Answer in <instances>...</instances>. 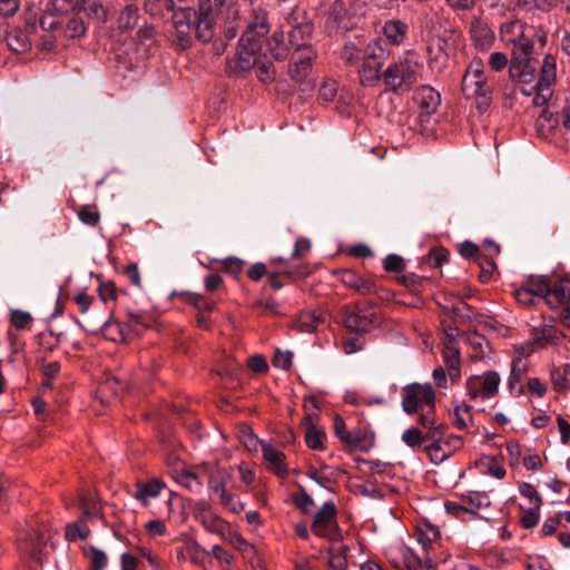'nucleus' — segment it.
Returning <instances> with one entry per match:
<instances>
[{
    "instance_id": "27",
    "label": "nucleus",
    "mask_w": 570,
    "mask_h": 570,
    "mask_svg": "<svg viewBox=\"0 0 570 570\" xmlns=\"http://www.w3.org/2000/svg\"><path fill=\"white\" fill-rule=\"evenodd\" d=\"M312 26L308 23H301L292 28L288 32V43L294 50H299L301 47H312L308 45V39L312 35Z\"/></svg>"
},
{
    "instance_id": "15",
    "label": "nucleus",
    "mask_w": 570,
    "mask_h": 570,
    "mask_svg": "<svg viewBox=\"0 0 570 570\" xmlns=\"http://www.w3.org/2000/svg\"><path fill=\"white\" fill-rule=\"evenodd\" d=\"M500 384L497 372L489 371L482 375L471 376L466 382L468 393L472 399L487 400L494 396Z\"/></svg>"
},
{
    "instance_id": "61",
    "label": "nucleus",
    "mask_w": 570,
    "mask_h": 570,
    "mask_svg": "<svg viewBox=\"0 0 570 570\" xmlns=\"http://www.w3.org/2000/svg\"><path fill=\"white\" fill-rule=\"evenodd\" d=\"M20 8V0H0V16L13 17Z\"/></svg>"
},
{
    "instance_id": "42",
    "label": "nucleus",
    "mask_w": 570,
    "mask_h": 570,
    "mask_svg": "<svg viewBox=\"0 0 570 570\" xmlns=\"http://www.w3.org/2000/svg\"><path fill=\"white\" fill-rule=\"evenodd\" d=\"M176 481L191 492H199L203 489V483L199 478L189 471H181L176 474Z\"/></svg>"
},
{
    "instance_id": "3",
    "label": "nucleus",
    "mask_w": 570,
    "mask_h": 570,
    "mask_svg": "<svg viewBox=\"0 0 570 570\" xmlns=\"http://www.w3.org/2000/svg\"><path fill=\"white\" fill-rule=\"evenodd\" d=\"M422 70V63L413 53L407 52L387 66L382 72V80L387 91L403 95L417 83Z\"/></svg>"
},
{
    "instance_id": "10",
    "label": "nucleus",
    "mask_w": 570,
    "mask_h": 570,
    "mask_svg": "<svg viewBox=\"0 0 570 570\" xmlns=\"http://www.w3.org/2000/svg\"><path fill=\"white\" fill-rule=\"evenodd\" d=\"M196 18L197 11L191 8H178L173 14V41L181 50L191 46Z\"/></svg>"
},
{
    "instance_id": "13",
    "label": "nucleus",
    "mask_w": 570,
    "mask_h": 570,
    "mask_svg": "<svg viewBox=\"0 0 570 570\" xmlns=\"http://www.w3.org/2000/svg\"><path fill=\"white\" fill-rule=\"evenodd\" d=\"M317 57L313 47H301L291 55L288 75L296 83H303L312 71L313 63Z\"/></svg>"
},
{
    "instance_id": "12",
    "label": "nucleus",
    "mask_w": 570,
    "mask_h": 570,
    "mask_svg": "<svg viewBox=\"0 0 570 570\" xmlns=\"http://www.w3.org/2000/svg\"><path fill=\"white\" fill-rule=\"evenodd\" d=\"M314 534L331 541L342 539L336 521V507L332 501L325 502L314 515L311 527Z\"/></svg>"
},
{
    "instance_id": "54",
    "label": "nucleus",
    "mask_w": 570,
    "mask_h": 570,
    "mask_svg": "<svg viewBox=\"0 0 570 570\" xmlns=\"http://www.w3.org/2000/svg\"><path fill=\"white\" fill-rule=\"evenodd\" d=\"M10 322L16 328L24 330L32 322V316L28 312L14 309L11 312Z\"/></svg>"
},
{
    "instance_id": "48",
    "label": "nucleus",
    "mask_w": 570,
    "mask_h": 570,
    "mask_svg": "<svg viewBox=\"0 0 570 570\" xmlns=\"http://www.w3.org/2000/svg\"><path fill=\"white\" fill-rule=\"evenodd\" d=\"M79 505L82 510L85 518H92L99 514L98 503L92 499L85 494H80L79 497Z\"/></svg>"
},
{
    "instance_id": "19",
    "label": "nucleus",
    "mask_w": 570,
    "mask_h": 570,
    "mask_svg": "<svg viewBox=\"0 0 570 570\" xmlns=\"http://www.w3.org/2000/svg\"><path fill=\"white\" fill-rule=\"evenodd\" d=\"M543 282L539 276H531L514 292V297L523 306H532L542 301Z\"/></svg>"
},
{
    "instance_id": "34",
    "label": "nucleus",
    "mask_w": 570,
    "mask_h": 570,
    "mask_svg": "<svg viewBox=\"0 0 570 570\" xmlns=\"http://www.w3.org/2000/svg\"><path fill=\"white\" fill-rule=\"evenodd\" d=\"M230 479V474L224 469H216L209 475L208 489L216 495L224 494L227 491V482Z\"/></svg>"
},
{
    "instance_id": "62",
    "label": "nucleus",
    "mask_w": 570,
    "mask_h": 570,
    "mask_svg": "<svg viewBox=\"0 0 570 570\" xmlns=\"http://www.w3.org/2000/svg\"><path fill=\"white\" fill-rule=\"evenodd\" d=\"M247 365L255 373H266L268 371V364L265 357L258 354L248 357Z\"/></svg>"
},
{
    "instance_id": "8",
    "label": "nucleus",
    "mask_w": 570,
    "mask_h": 570,
    "mask_svg": "<svg viewBox=\"0 0 570 570\" xmlns=\"http://www.w3.org/2000/svg\"><path fill=\"white\" fill-rule=\"evenodd\" d=\"M460 35L455 31L444 32L432 39L428 47L429 65L432 70L443 72L449 65L450 57L455 53Z\"/></svg>"
},
{
    "instance_id": "50",
    "label": "nucleus",
    "mask_w": 570,
    "mask_h": 570,
    "mask_svg": "<svg viewBox=\"0 0 570 570\" xmlns=\"http://www.w3.org/2000/svg\"><path fill=\"white\" fill-rule=\"evenodd\" d=\"M256 65H257V69H256L257 77L262 82L269 83V82L274 81L276 72H275V68L272 62L258 63V60H257L254 66H256Z\"/></svg>"
},
{
    "instance_id": "23",
    "label": "nucleus",
    "mask_w": 570,
    "mask_h": 570,
    "mask_svg": "<svg viewBox=\"0 0 570 570\" xmlns=\"http://www.w3.org/2000/svg\"><path fill=\"white\" fill-rule=\"evenodd\" d=\"M164 488L165 483L157 478L147 482L138 481L136 483L134 498L138 500L142 505H148L150 499L158 497Z\"/></svg>"
},
{
    "instance_id": "41",
    "label": "nucleus",
    "mask_w": 570,
    "mask_h": 570,
    "mask_svg": "<svg viewBox=\"0 0 570 570\" xmlns=\"http://www.w3.org/2000/svg\"><path fill=\"white\" fill-rule=\"evenodd\" d=\"M90 533L89 527L86 524L83 518H80L73 523L66 527V539L68 541H76L77 539H86Z\"/></svg>"
},
{
    "instance_id": "64",
    "label": "nucleus",
    "mask_w": 570,
    "mask_h": 570,
    "mask_svg": "<svg viewBox=\"0 0 570 570\" xmlns=\"http://www.w3.org/2000/svg\"><path fill=\"white\" fill-rule=\"evenodd\" d=\"M360 49L352 42L346 43L341 52L342 59L352 65L360 58Z\"/></svg>"
},
{
    "instance_id": "38",
    "label": "nucleus",
    "mask_w": 570,
    "mask_h": 570,
    "mask_svg": "<svg viewBox=\"0 0 570 570\" xmlns=\"http://www.w3.org/2000/svg\"><path fill=\"white\" fill-rule=\"evenodd\" d=\"M199 522L206 530L220 535L223 539L226 538V533L230 529L228 523L214 513L200 519Z\"/></svg>"
},
{
    "instance_id": "46",
    "label": "nucleus",
    "mask_w": 570,
    "mask_h": 570,
    "mask_svg": "<svg viewBox=\"0 0 570 570\" xmlns=\"http://www.w3.org/2000/svg\"><path fill=\"white\" fill-rule=\"evenodd\" d=\"M78 218L88 226H96L100 220V214L89 205H83L78 210Z\"/></svg>"
},
{
    "instance_id": "51",
    "label": "nucleus",
    "mask_w": 570,
    "mask_h": 570,
    "mask_svg": "<svg viewBox=\"0 0 570 570\" xmlns=\"http://www.w3.org/2000/svg\"><path fill=\"white\" fill-rule=\"evenodd\" d=\"M337 88L338 85L335 80H325L320 88L318 97L325 102L333 101L336 97Z\"/></svg>"
},
{
    "instance_id": "37",
    "label": "nucleus",
    "mask_w": 570,
    "mask_h": 570,
    "mask_svg": "<svg viewBox=\"0 0 570 570\" xmlns=\"http://www.w3.org/2000/svg\"><path fill=\"white\" fill-rule=\"evenodd\" d=\"M126 325H122L117 321L108 320L102 323L101 331L107 340L112 342H124L126 340Z\"/></svg>"
},
{
    "instance_id": "44",
    "label": "nucleus",
    "mask_w": 570,
    "mask_h": 570,
    "mask_svg": "<svg viewBox=\"0 0 570 570\" xmlns=\"http://www.w3.org/2000/svg\"><path fill=\"white\" fill-rule=\"evenodd\" d=\"M402 441L410 448L415 449L424 444L423 432L417 428L405 430L401 436Z\"/></svg>"
},
{
    "instance_id": "2",
    "label": "nucleus",
    "mask_w": 570,
    "mask_h": 570,
    "mask_svg": "<svg viewBox=\"0 0 570 570\" xmlns=\"http://www.w3.org/2000/svg\"><path fill=\"white\" fill-rule=\"evenodd\" d=\"M228 18L233 21H244L245 31L239 39L236 57L238 67L242 70H249L257 61L262 39L269 32L268 13L262 3L244 10L235 3L228 8Z\"/></svg>"
},
{
    "instance_id": "17",
    "label": "nucleus",
    "mask_w": 570,
    "mask_h": 570,
    "mask_svg": "<svg viewBox=\"0 0 570 570\" xmlns=\"http://www.w3.org/2000/svg\"><path fill=\"white\" fill-rule=\"evenodd\" d=\"M420 108V120L428 121L441 104V96L430 86L420 87L414 97Z\"/></svg>"
},
{
    "instance_id": "49",
    "label": "nucleus",
    "mask_w": 570,
    "mask_h": 570,
    "mask_svg": "<svg viewBox=\"0 0 570 570\" xmlns=\"http://www.w3.org/2000/svg\"><path fill=\"white\" fill-rule=\"evenodd\" d=\"M219 503L227 509L228 511L233 513H239L244 510V504L239 502L235 495L232 493L225 491L224 494H220L219 497Z\"/></svg>"
},
{
    "instance_id": "56",
    "label": "nucleus",
    "mask_w": 570,
    "mask_h": 570,
    "mask_svg": "<svg viewBox=\"0 0 570 570\" xmlns=\"http://www.w3.org/2000/svg\"><path fill=\"white\" fill-rule=\"evenodd\" d=\"M91 570H102L107 564V556L104 551L91 547L89 550Z\"/></svg>"
},
{
    "instance_id": "7",
    "label": "nucleus",
    "mask_w": 570,
    "mask_h": 570,
    "mask_svg": "<svg viewBox=\"0 0 570 570\" xmlns=\"http://www.w3.org/2000/svg\"><path fill=\"white\" fill-rule=\"evenodd\" d=\"M343 323L352 332H367L380 323V313L371 302L355 303L343 307Z\"/></svg>"
},
{
    "instance_id": "9",
    "label": "nucleus",
    "mask_w": 570,
    "mask_h": 570,
    "mask_svg": "<svg viewBox=\"0 0 570 570\" xmlns=\"http://www.w3.org/2000/svg\"><path fill=\"white\" fill-rule=\"evenodd\" d=\"M386 59L385 50L377 46H368L363 56V63L360 69L361 83L364 86H375L382 79L381 69Z\"/></svg>"
},
{
    "instance_id": "21",
    "label": "nucleus",
    "mask_w": 570,
    "mask_h": 570,
    "mask_svg": "<svg viewBox=\"0 0 570 570\" xmlns=\"http://www.w3.org/2000/svg\"><path fill=\"white\" fill-rule=\"evenodd\" d=\"M261 445L263 458L266 461L268 469L281 478L286 476L288 468L285 463V454L269 443L261 442Z\"/></svg>"
},
{
    "instance_id": "60",
    "label": "nucleus",
    "mask_w": 570,
    "mask_h": 570,
    "mask_svg": "<svg viewBox=\"0 0 570 570\" xmlns=\"http://www.w3.org/2000/svg\"><path fill=\"white\" fill-rule=\"evenodd\" d=\"M539 509L533 507L525 511L520 518V523L524 529H531L539 522Z\"/></svg>"
},
{
    "instance_id": "14",
    "label": "nucleus",
    "mask_w": 570,
    "mask_h": 570,
    "mask_svg": "<svg viewBox=\"0 0 570 570\" xmlns=\"http://www.w3.org/2000/svg\"><path fill=\"white\" fill-rule=\"evenodd\" d=\"M50 539V533L45 528L31 529L28 533L19 540V550L22 554L29 557L37 563L42 562L47 541Z\"/></svg>"
},
{
    "instance_id": "43",
    "label": "nucleus",
    "mask_w": 570,
    "mask_h": 570,
    "mask_svg": "<svg viewBox=\"0 0 570 570\" xmlns=\"http://www.w3.org/2000/svg\"><path fill=\"white\" fill-rule=\"evenodd\" d=\"M224 540L228 541L230 546L244 554L254 553V546L248 543L240 534L232 532L230 529L226 533V538H224Z\"/></svg>"
},
{
    "instance_id": "32",
    "label": "nucleus",
    "mask_w": 570,
    "mask_h": 570,
    "mask_svg": "<svg viewBox=\"0 0 570 570\" xmlns=\"http://www.w3.org/2000/svg\"><path fill=\"white\" fill-rule=\"evenodd\" d=\"M444 364L448 370V375L452 381H456L460 377V354L459 351L453 346H446L443 350Z\"/></svg>"
},
{
    "instance_id": "30",
    "label": "nucleus",
    "mask_w": 570,
    "mask_h": 570,
    "mask_svg": "<svg viewBox=\"0 0 570 570\" xmlns=\"http://www.w3.org/2000/svg\"><path fill=\"white\" fill-rule=\"evenodd\" d=\"M449 448L450 441H444V439H441L439 441L425 444L424 451L428 453L432 463L439 464L450 456L451 450Z\"/></svg>"
},
{
    "instance_id": "58",
    "label": "nucleus",
    "mask_w": 570,
    "mask_h": 570,
    "mask_svg": "<svg viewBox=\"0 0 570 570\" xmlns=\"http://www.w3.org/2000/svg\"><path fill=\"white\" fill-rule=\"evenodd\" d=\"M383 267L386 272H402L405 267L404 261L401 256L390 254L383 262Z\"/></svg>"
},
{
    "instance_id": "11",
    "label": "nucleus",
    "mask_w": 570,
    "mask_h": 570,
    "mask_svg": "<svg viewBox=\"0 0 570 570\" xmlns=\"http://www.w3.org/2000/svg\"><path fill=\"white\" fill-rule=\"evenodd\" d=\"M366 12V3L362 0H334L328 10V17L340 28L350 29L355 20L362 18Z\"/></svg>"
},
{
    "instance_id": "35",
    "label": "nucleus",
    "mask_w": 570,
    "mask_h": 570,
    "mask_svg": "<svg viewBox=\"0 0 570 570\" xmlns=\"http://www.w3.org/2000/svg\"><path fill=\"white\" fill-rule=\"evenodd\" d=\"M501 37L507 45H513L521 38H528L520 21H511L501 27Z\"/></svg>"
},
{
    "instance_id": "52",
    "label": "nucleus",
    "mask_w": 570,
    "mask_h": 570,
    "mask_svg": "<svg viewBox=\"0 0 570 570\" xmlns=\"http://www.w3.org/2000/svg\"><path fill=\"white\" fill-rule=\"evenodd\" d=\"M66 32L70 38H77L86 32V24L83 20L79 17H71L66 27Z\"/></svg>"
},
{
    "instance_id": "55",
    "label": "nucleus",
    "mask_w": 570,
    "mask_h": 570,
    "mask_svg": "<svg viewBox=\"0 0 570 570\" xmlns=\"http://www.w3.org/2000/svg\"><path fill=\"white\" fill-rule=\"evenodd\" d=\"M519 491L523 497H525L530 500V502L533 504V507H537V509H540V507L542 504V499L532 484L523 482L519 485Z\"/></svg>"
},
{
    "instance_id": "18",
    "label": "nucleus",
    "mask_w": 570,
    "mask_h": 570,
    "mask_svg": "<svg viewBox=\"0 0 570 570\" xmlns=\"http://www.w3.org/2000/svg\"><path fill=\"white\" fill-rule=\"evenodd\" d=\"M470 37L475 49L489 50L495 40V35L489 23L481 18H473L470 23Z\"/></svg>"
},
{
    "instance_id": "39",
    "label": "nucleus",
    "mask_w": 570,
    "mask_h": 570,
    "mask_svg": "<svg viewBox=\"0 0 570 570\" xmlns=\"http://www.w3.org/2000/svg\"><path fill=\"white\" fill-rule=\"evenodd\" d=\"M350 548L341 546L337 549L328 551V567L332 570H346L347 569V553Z\"/></svg>"
},
{
    "instance_id": "33",
    "label": "nucleus",
    "mask_w": 570,
    "mask_h": 570,
    "mask_svg": "<svg viewBox=\"0 0 570 570\" xmlns=\"http://www.w3.org/2000/svg\"><path fill=\"white\" fill-rule=\"evenodd\" d=\"M439 535V529L430 523L423 522L416 525V539L424 550H428Z\"/></svg>"
},
{
    "instance_id": "29",
    "label": "nucleus",
    "mask_w": 570,
    "mask_h": 570,
    "mask_svg": "<svg viewBox=\"0 0 570 570\" xmlns=\"http://www.w3.org/2000/svg\"><path fill=\"white\" fill-rule=\"evenodd\" d=\"M528 371L527 363L521 357H515L511 364V373L509 376V387L511 392L522 393L523 386L521 384L522 377Z\"/></svg>"
},
{
    "instance_id": "53",
    "label": "nucleus",
    "mask_w": 570,
    "mask_h": 570,
    "mask_svg": "<svg viewBox=\"0 0 570 570\" xmlns=\"http://www.w3.org/2000/svg\"><path fill=\"white\" fill-rule=\"evenodd\" d=\"M334 428L336 435L342 442L350 445H355L357 443L356 438H354L352 433L345 431V422L342 417H335Z\"/></svg>"
},
{
    "instance_id": "4",
    "label": "nucleus",
    "mask_w": 570,
    "mask_h": 570,
    "mask_svg": "<svg viewBox=\"0 0 570 570\" xmlns=\"http://www.w3.org/2000/svg\"><path fill=\"white\" fill-rule=\"evenodd\" d=\"M543 282L542 301L556 312L563 325L570 327V278L539 276Z\"/></svg>"
},
{
    "instance_id": "63",
    "label": "nucleus",
    "mask_w": 570,
    "mask_h": 570,
    "mask_svg": "<svg viewBox=\"0 0 570 570\" xmlns=\"http://www.w3.org/2000/svg\"><path fill=\"white\" fill-rule=\"evenodd\" d=\"M449 252L444 248L432 249L429 254V264L432 267H441L448 261Z\"/></svg>"
},
{
    "instance_id": "40",
    "label": "nucleus",
    "mask_w": 570,
    "mask_h": 570,
    "mask_svg": "<svg viewBox=\"0 0 570 570\" xmlns=\"http://www.w3.org/2000/svg\"><path fill=\"white\" fill-rule=\"evenodd\" d=\"M383 32L392 43L399 45L405 36L406 26L400 21H387L383 27Z\"/></svg>"
},
{
    "instance_id": "5",
    "label": "nucleus",
    "mask_w": 570,
    "mask_h": 570,
    "mask_svg": "<svg viewBox=\"0 0 570 570\" xmlns=\"http://www.w3.org/2000/svg\"><path fill=\"white\" fill-rule=\"evenodd\" d=\"M466 99H474L479 110H485L491 102V88L488 85L481 60H473L468 67L461 86Z\"/></svg>"
},
{
    "instance_id": "26",
    "label": "nucleus",
    "mask_w": 570,
    "mask_h": 570,
    "mask_svg": "<svg viewBox=\"0 0 570 570\" xmlns=\"http://www.w3.org/2000/svg\"><path fill=\"white\" fill-rule=\"evenodd\" d=\"M6 40L10 50L17 53H24L31 48V39L28 31L21 28L11 29Z\"/></svg>"
},
{
    "instance_id": "24",
    "label": "nucleus",
    "mask_w": 570,
    "mask_h": 570,
    "mask_svg": "<svg viewBox=\"0 0 570 570\" xmlns=\"http://www.w3.org/2000/svg\"><path fill=\"white\" fill-rule=\"evenodd\" d=\"M560 125L561 109L552 110L550 107H547L541 110L535 122L539 135L543 137H548Z\"/></svg>"
},
{
    "instance_id": "47",
    "label": "nucleus",
    "mask_w": 570,
    "mask_h": 570,
    "mask_svg": "<svg viewBox=\"0 0 570 570\" xmlns=\"http://www.w3.org/2000/svg\"><path fill=\"white\" fill-rule=\"evenodd\" d=\"M478 264L481 269L479 278L481 282L487 283L497 267L494 259L488 256H478Z\"/></svg>"
},
{
    "instance_id": "28",
    "label": "nucleus",
    "mask_w": 570,
    "mask_h": 570,
    "mask_svg": "<svg viewBox=\"0 0 570 570\" xmlns=\"http://www.w3.org/2000/svg\"><path fill=\"white\" fill-rule=\"evenodd\" d=\"M139 9L136 4H127L119 13L117 19V28L121 32L131 31L138 23Z\"/></svg>"
},
{
    "instance_id": "57",
    "label": "nucleus",
    "mask_w": 570,
    "mask_h": 570,
    "mask_svg": "<svg viewBox=\"0 0 570 570\" xmlns=\"http://www.w3.org/2000/svg\"><path fill=\"white\" fill-rule=\"evenodd\" d=\"M144 10L151 17H164L166 7L164 0H145Z\"/></svg>"
},
{
    "instance_id": "6",
    "label": "nucleus",
    "mask_w": 570,
    "mask_h": 570,
    "mask_svg": "<svg viewBox=\"0 0 570 570\" xmlns=\"http://www.w3.org/2000/svg\"><path fill=\"white\" fill-rule=\"evenodd\" d=\"M402 409L406 414L435 413V392L430 383H412L402 387Z\"/></svg>"
},
{
    "instance_id": "31",
    "label": "nucleus",
    "mask_w": 570,
    "mask_h": 570,
    "mask_svg": "<svg viewBox=\"0 0 570 570\" xmlns=\"http://www.w3.org/2000/svg\"><path fill=\"white\" fill-rule=\"evenodd\" d=\"M266 49L276 60H285L289 55V48L284 42L283 32H274L266 42Z\"/></svg>"
},
{
    "instance_id": "22",
    "label": "nucleus",
    "mask_w": 570,
    "mask_h": 570,
    "mask_svg": "<svg viewBox=\"0 0 570 570\" xmlns=\"http://www.w3.org/2000/svg\"><path fill=\"white\" fill-rule=\"evenodd\" d=\"M417 424L426 430L423 433L424 443L435 442L444 438L446 426L436 419L435 413H422L417 419Z\"/></svg>"
},
{
    "instance_id": "20",
    "label": "nucleus",
    "mask_w": 570,
    "mask_h": 570,
    "mask_svg": "<svg viewBox=\"0 0 570 570\" xmlns=\"http://www.w3.org/2000/svg\"><path fill=\"white\" fill-rule=\"evenodd\" d=\"M337 278L348 288L360 295H368L375 292V285L370 279L363 278L352 269H341L336 272Z\"/></svg>"
},
{
    "instance_id": "25",
    "label": "nucleus",
    "mask_w": 570,
    "mask_h": 570,
    "mask_svg": "<svg viewBox=\"0 0 570 570\" xmlns=\"http://www.w3.org/2000/svg\"><path fill=\"white\" fill-rule=\"evenodd\" d=\"M317 419V415L307 413L302 424L306 428L305 432V442L307 446L312 450H323V439L325 438V434L323 431L316 428L314 424V420Z\"/></svg>"
},
{
    "instance_id": "45",
    "label": "nucleus",
    "mask_w": 570,
    "mask_h": 570,
    "mask_svg": "<svg viewBox=\"0 0 570 570\" xmlns=\"http://www.w3.org/2000/svg\"><path fill=\"white\" fill-rule=\"evenodd\" d=\"M557 337V331L551 325H544L540 330L535 331L533 343L539 346H544L551 343Z\"/></svg>"
},
{
    "instance_id": "36",
    "label": "nucleus",
    "mask_w": 570,
    "mask_h": 570,
    "mask_svg": "<svg viewBox=\"0 0 570 570\" xmlns=\"http://www.w3.org/2000/svg\"><path fill=\"white\" fill-rule=\"evenodd\" d=\"M80 9L98 22H105L108 18V11L100 0H81Z\"/></svg>"
},
{
    "instance_id": "16",
    "label": "nucleus",
    "mask_w": 570,
    "mask_h": 570,
    "mask_svg": "<svg viewBox=\"0 0 570 570\" xmlns=\"http://www.w3.org/2000/svg\"><path fill=\"white\" fill-rule=\"evenodd\" d=\"M194 35L204 43L212 41L216 35L210 0H198V11L194 23Z\"/></svg>"
},
{
    "instance_id": "1",
    "label": "nucleus",
    "mask_w": 570,
    "mask_h": 570,
    "mask_svg": "<svg viewBox=\"0 0 570 570\" xmlns=\"http://www.w3.org/2000/svg\"><path fill=\"white\" fill-rule=\"evenodd\" d=\"M511 46L509 72L511 78L518 80L519 91L524 96H533L534 106L546 105L553 94L556 58L551 55L546 56L537 77L535 70L540 63L534 57L531 39L521 38Z\"/></svg>"
},
{
    "instance_id": "59",
    "label": "nucleus",
    "mask_w": 570,
    "mask_h": 570,
    "mask_svg": "<svg viewBox=\"0 0 570 570\" xmlns=\"http://www.w3.org/2000/svg\"><path fill=\"white\" fill-rule=\"evenodd\" d=\"M40 26L45 31H53L61 26V19L53 12H46L40 19Z\"/></svg>"
}]
</instances>
